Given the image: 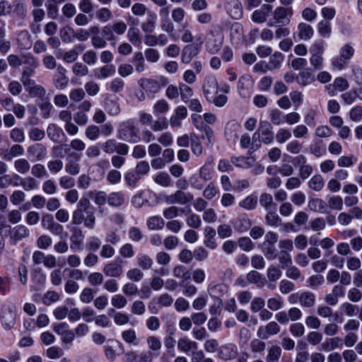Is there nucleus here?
I'll return each instance as SVG.
<instances>
[{
  "instance_id": "1",
  "label": "nucleus",
  "mask_w": 362,
  "mask_h": 362,
  "mask_svg": "<svg viewBox=\"0 0 362 362\" xmlns=\"http://www.w3.org/2000/svg\"><path fill=\"white\" fill-rule=\"evenodd\" d=\"M139 129L131 120L122 122L117 129V137L119 139L129 143H137L140 140Z\"/></svg>"
},
{
  "instance_id": "2",
  "label": "nucleus",
  "mask_w": 362,
  "mask_h": 362,
  "mask_svg": "<svg viewBox=\"0 0 362 362\" xmlns=\"http://www.w3.org/2000/svg\"><path fill=\"white\" fill-rule=\"evenodd\" d=\"M292 15V8L278 6L272 12V18L268 21L267 25L269 27H273L276 25L281 26L286 25L290 23Z\"/></svg>"
},
{
  "instance_id": "3",
  "label": "nucleus",
  "mask_w": 362,
  "mask_h": 362,
  "mask_svg": "<svg viewBox=\"0 0 362 362\" xmlns=\"http://www.w3.org/2000/svg\"><path fill=\"white\" fill-rule=\"evenodd\" d=\"M168 82V78L160 76L157 78H141L138 81V84L146 93H157L163 87L167 86Z\"/></svg>"
},
{
  "instance_id": "4",
  "label": "nucleus",
  "mask_w": 362,
  "mask_h": 362,
  "mask_svg": "<svg viewBox=\"0 0 362 362\" xmlns=\"http://www.w3.org/2000/svg\"><path fill=\"white\" fill-rule=\"evenodd\" d=\"M325 42L319 40L315 41L310 48V64L316 69H320L322 67L323 62V52H324Z\"/></svg>"
},
{
  "instance_id": "5",
  "label": "nucleus",
  "mask_w": 362,
  "mask_h": 362,
  "mask_svg": "<svg viewBox=\"0 0 362 362\" xmlns=\"http://www.w3.org/2000/svg\"><path fill=\"white\" fill-rule=\"evenodd\" d=\"M103 150L108 154L116 152L119 155H127L129 152V146L124 143L117 142L114 139H109L103 144Z\"/></svg>"
},
{
  "instance_id": "6",
  "label": "nucleus",
  "mask_w": 362,
  "mask_h": 362,
  "mask_svg": "<svg viewBox=\"0 0 362 362\" xmlns=\"http://www.w3.org/2000/svg\"><path fill=\"white\" fill-rule=\"evenodd\" d=\"M153 355L150 352L129 350L124 354L123 362H152Z\"/></svg>"
},
{
  "instance_id": "7",
  "label": "nucleus",
  "mask_w": 362,
  "mask_h": 362,
  "mask_svg": "<svg viewBox=\"0 0 362 362\" xmlns=\"http://www.w3.org/2000/svg\"><path fill=\"white\" fill-rule=\"evenodd\" d=\"M103 272L110 278L120 277L124 272L122 260L117 259L107 263L103 268Z\"/></svg>"
},
{
  "instance_id": "8",
  "label": "nucleus",
  "mask_w": 362,
  "mask_h": 362,
  "mask_svg": "<svg viewBox=\"0 0 362 362\" xmlns=\"http://www.w3.org/2000/svg\"><path fill=\"white\" fill-rule=\"evenodd\" d=\"M81 156L77 153L71 152L66 157V163L65 164V171L71 175H76L80 173L81 165L78 161L81 160Z\"/></svg>"
},
{
  "instance_id": "9",
  "label": "nucleus",
  "mask_w": 362,
  "mask_h": 362,
  "mask_svg": "<svg viewBox=\"0 0 362 362\" xmlns=\"http://www.w3.org/2000/svg\"><path fill=\"white\" fill-rule=\"evenodd\" d=\"M203 93L205 98L211 100L214 95H216L218 90V81L214 76H208L204 78L202 86Z\"/></svg>"
},
{
  "instance_id": "10",
  "label": "nucleus",
  "mask_w": 362,
  "mask_h": 362,
  "mask_svg": "<svg viewBox=\"0 0 362 362\" xmlns=\"http://www.w3.org/2000/svg\"><path fill=\"white\" fill-rule=\"evenodd\" d=\"M238 354V347L233 343L221 345L218 349V357L223 361L235 359Z\"/></svg>"
},
{
  "instance_id": "11",
  "label": "nucleus",
  "mask_w": 362,
  "mask_h": 362,
  "mask_svg": "<svg viewBox=\"0 0 362 362\" xmlns=\"http://www.w3.org/2000/svg\"><path fill=\"white\" fill-rule=\"evenodd\" d=\"M280 326L275 321L267 323L265 326L258 327L257 335L262 339H267L270 336L277 334L280 332Z\"/></svg>"
},
{
  "instance_id": "12",
  "label": "nucleus",
  "mask_w": 362,
  "mask_h": 362,
  "mask_svg": "<svg viewBox=\"0 0 362 362\" xmlns=\"http://www.w3.org/2000/svg\"><path fill=\"white\" fill-rule=\"evenodd\" d=\"M11 14L18 19H24L28 13L25 0H12L11 4Z\"/></svg>"
},
{
  "instance_id": "13",
  "label": "nucleus",
  "mask_w": 362,
  "mask_h": 362,
  "mask_svg": "<svg viewBox=\"0 0 362 362\" xmlns=\"http://www.w3.org/2000/svg\"><path fill=\"white\" fill-rule=\"evenodd\" d=\"M272 8L273 6L270 4H263L259 9L255 10L252 13V20L257 23H263L266 22Z\"/></svg>"
},
{
  "instance_id": "14",
  "label": "nucleus",
  "mask_w": 362,
  "mask_h": 362,
  "mask_svg": "<svg viewBox=\"0 0 362 362\" xmlns=\"http://www.w3.org/2000/svg\"><path fill=\"white\" fill-rule=\"evenodd\" d=\"M187 110L185 106H178L175 109V113L170 118V124L171 127H180L182 125V121L187 117Z\"/></svg>"
},
{
  "instance_id": "15",
  "label": "nucleus",
  "mask_w": 362,
  "mask_h": 362,
  "mask_svg": "<svg viewBox=\"0 0 362 362\" xmlns=\"http://www.w3.org/2000/svg\"><path fill=\"white\" fill-rule=\"evenodd\" d=\"M261 135L262 141L265 144H271L274 140V133L270 124L267 122H260L257 132Z\"/></svg>"
},
{
  "instance_id": "16",
  "label": "nucleus",
  "mask_w": 362,
  "mask_h": 362,
  "mask_svg": "<svg viewBox=\"0 0 362 362\" xmlns=\"http://www.w3.org/2000/svg\"><path fill=\"white\" fill-rule=\"evenodd\" d=\"M71 249L73 250H81V245L84 239V235L82 230L80 228L73 227L71 228Z\"/></svg>"
},
{
  "instance_id": "17",
  "label": "nucleus",
  "mask_w": 362,
  "mask_h": 362,
  "mask_svg": "<svg viewBox=\"0 0 362 362\" xmlns=\"http://www.w3.org/2000/svg\"><path fill=\"white\" fill-rule=\"evenodd\" d=\"M13 177L14 180H20V185L25 191L37 189L40 185L39 182L33 177H21L18 174H14Z\"/></svg>"
},
{
  "instance_id": "18",
  "label": "nucleus",
  "mask_w": 362,
  "mask_h": 362,
  "mask_svg": "<svg viewBox=\"0 0 362 362\" xmlns=\"http://www.w3.org/2000/svg\"><path fill=\"white\" fill-rule=\"evenodd\" d=\"M30 235L29 229L24 225L20 224L13 227L10 230L11 240L16 244L17 242L28 237Z\"/></svg>"
},
{
  "instance_id": "19",
  "label": "nucleus",
  "mask_w": 362,
  "mask_h": 362,
  "mask_svg": "<svg viewBox=\"0 0 362 362\" xmlns=\"http://www.w3.org/2000/svg\"><path fill=\"white\" fill-rule=\"evenodd\" d=\"M252 77L248 75L240 76L238 82V90L242 98H247L250 95Z\"/></svg>"
},
{
  "instance_id": "20",
  "label": "nucleus",
  "mask_w": 362,
  "mask_h": 362,
  "mask_svg": "<svg viewBox=\"0 0 362 362\" xmlns=\"http://www.w3.org/2000/svg\"><path fill=\"white\" fill-rule=\"evenodd\" d=\"M197 348L198 344L187 337H181L177 341V349L182 353L187 354L197 350Z\"/></svg>"
},
{
  "instance_id": "21",
  "label": "nucleus",
  "mask_w": 362,
  "mask_h": 362,
  "mask_svg": "<svg viewBox=\"0 0 362 362\" xmlns=\"http://www.w3.org/2000/svg\"><path fill=\"white\" fill-rule=\"evenodd\" d=\"M146 344L148 347V351L145 352H150L153 355V359L157 357L162 347V343L160 339L156 336H149L146 338Z\"/></svg>"
},
{
  "instance_id": "22",
  "label": "nucleus",
  "mask_w": 362,
  "mask_h": 362,
  "mask_svg": "<svg viewBox=\"0 0 362 362\" xmlns=\"http://www.w3.org/2000/svg\"><path fill=\"white\" fill-rule=\"evenodd\" d=\"M78 49L83 50V48L81 47V45H77V46H75V47L74 49H70L67 52H62V51L59 52L57 54V57L58 58H62L63 59V61L66 63H69V64L73 63L75 61H76L78 57L79 52H78Z\"/></svg>"
},
{
  "instance_id": "23",
  "label": "nucleus",
  "mask_w": 362,
  "mask_h": 362,
  "mask_svg": "<svg viewBox=\"0 0 362 362\" xmlns=\"http://www.w3.org/2000/svg\"><path fill=\"white\" fill-rule=\"evenodd\" d=\"M232 223L234 230L238 233H244L251 226L250 220L245 214L238 216Z\"/></svg>"
},
{
  "instance_id": "24",
  "label": "nucleus",
  "mask_w": 362,
  "mask_h": 362,
  "mask_svg": "<svg viewBox=\"0 0 362 362\" xmlns=\"http://www.w3.org/2000/svg\"><path fill=\"white\" fill-rule=\"evenodd\" d=\"M27 151L30 155L35 156L37 161L44 160L47 155L46 147L41 144L30 146L28 148Z\"/></svg>"
},
{
  "instance_id": "25",
  "label": "nucleus",
  "mask_w": 362,
  "mask_h": 362,
  "mask_svg": "<svg viewBox=\"0 0 362 362\" xmlns=\"http://www.w3.org/2000/svg\"><path fill=\"white\" fill-rule=\"evenodd\" d=\"M342 345V339L339 337L327 338L325 341L321 344L320 349L324 351H331L341 348Z\"/></svg>"
},
{
  "instance_id": "26",
  "label": "nucleus",
  "mask_w": 362,
  "mask_h": 362,
  "mask_svg": "<svg viewBox=\"0 0 362 362\" xmlns=\"http://www.w3.org/2000/svg\"><path fill=\"white\" fill-rule=\"evenodd\" d=\"M47 136L54 143L59 142L65 136L63 129L55 124H49L47 128Z\"/></svg>"
},
{
  "instance_id": "27",
  "label": "nucleus",
  "mask_w": 362,
  "mask_h": 362,
  "mask_svg": "<svg viewBox=\"0 0 362 362\" xmlns=\"http://www.w3.org/2000/svg\"><path fill=\"white\" fill-rule=\"evenodd\" d=\"M314 34L313 27L306 23H300L298 25V36L301 40H309Z\"/></svg>"
},
{
  "instance_id": "28",
  "label": "nucleus",
  "mask_w": 362,
  "mask_h": 362,
  "mask_svg": "<svg viewBox=\"0 0 362 362\" xmlns=\"http://www.w3.org/2000/svg\"><path fill=\"white\" fill-rule=\"evenodd\" d=\"M115 67L112 64L105 65L94 71V76L97 79L103 80L113 76L115 73Z\"/></svg>"
},
{
  "instance_id": "29",
  "label": "nucleus",
  "mask_w": 362,
  "mask_h": 362,
  "mask_svg": "<svg viewBox=\"0 0 362 362\" xmlns=\"http://www.w3.org/2000/svg\"><path fill=\"white\" fill-rule=\"evenodd\" d=\"M208 292L214 298H221L228 292V286L224 284L212 282L208 286Z\"/></svg>"
},
{
  "instance_id": "30",
  "label": "nucleus",
  "mask_w": 362,
  "mask_h": 362,
  "mask_svg": "<svg viewBox=\"0 0 362 362\" xmlns=\"http://www.w3.org/2000/svg\"><path fill=\"white\" fill-rule=\"evenodd\" d=\"M259 204L267 211H276V204L274 202L272 194L263 192L259 196Z\"/></svg>"
},
{
  "instance_id": "31",
  "label": "nucleus",
  "mask_w": 362,
  "mask_h": 362,
  "mask_svg": "<svg viewBox=\"0 0 362 362\" xmlns=\"http://www.w3.org/2000/svg\"><path fill=\"white\" fill-rule=\"evenodd\" d=\"M296 81L301 86H306L315 81V76L309 69H305L300 71Z\"/></svg>"
},
{
  "instance_id": "32",
  "label": "nucleus",
  "mask_w": 362,
  "mask_h": 362,
  "mask_svg": "<svg viewBox=\"0 0 362 362\" xmlns=\"http://www.w3.org/2000/svg\"><path fill=\"white\" fill-rule=\"evenodd\" d=\"M157 21V16L154 12L149 11L146 17V21L141 25L142 30L146 33H151L155 30Z\"/></svg>"
},
{
  "instance_id": "33",
  "label": "nucleus",
  "mask_w": 362,
  "mask_h": 362,
  "mask_svg": "<svg viewBox=\"0 0 362 362\" xmlns=\"http://www.w3.org/2000/svg\"><path fill=\"white\" fill-rule=\"evenodd\" d=\"M308 206L310 210L323 214L327 211V204L320 198H313L308 202Z\"/></svg>"
},
{
  "instance_id": "34",
  "label": "nucleus",
  "mask_w": 362,
  "mask_h": 362,
  "mask_svg": "<svg viewBox=\"0 0 362 362\" xmlns=\"http://www.w3.org/2000/svg\"><path fill=\"white\" fill-rule=\"evenodd\" d=\"M257 197L254 194H250L242 199L238 205L245 210L252 211L257 208Z\"/></svg>"
},
{
  "instance_id": "35",
  "label": "nucleus",
  "mask_w": 362,
  "mask_h": 362,
  "mask_svg": "<svg viewBox=\"0 0 362 362\" xmlns=\"http://www.w3.org/2000/svg\"><path fill=\"white\" fill-rule=\"evenodd\" d=\"M223 44V37H217L209 38L206 44V49L210 54H216L220 50Z\"/></svg>"
},
{
  "instance_id": "36",
  "label": "nucleus",
  "mask_w": 362,
  "mask_h": 362,
  "mask_svg": "<svg viewBox=\"0 0 362 362\" xmlns=\"http://www.w3.org/2000/svg\"><path fill=\"white\" fill-rule=\"evenodd\" d=\"M308 187L315 191L320 192L325 186V180L321 175H313L308 182Z\"/></svg>"
},
{
  "instance_id": "37",
  "label": "nucleus",
  "mask_w": 362,
  "mask_h": 362,
  "mask_svg": "<svg viewBox=\"0 0 362 362\" xmlns=\"http://www.w3.org/2000/svg\"><path fill=\"white\" fill-rule=\"evenodd\" d=\"M15 170L21 175H26L30 170V164L25 158H18L13 162Z\"/></svg>"
},
{
  "instance_id": "38",
  "label": "nucleus",
  "mask_w": 362,
  "mask_h": 362,
  "mask_svg": "<svg viewBox=\"0 0 362 362\" xmlns=\"http://www.w3.org/2000/svg\"><path fill=\"white\" fill-rule=\"evenodd\" d=\"M83 211V223L85 228L88 229H93L95 226L96 218L93 210H85L82 209Z\"/></svg>"
},
{
  "instance_id": "39",
  "label": "nucleus",
  "mask_w": 362,
  "mask_h": 362,
  "mask_svg": "<svg viewBox=\"0 0 362 362\" xmlns=\"http://www.w3.org/2000/svg\"><path fill=\"white\" fill-rule=\"evenodd\" d=\"M327 88L328 90H330L332 88L333 89L342 92L349 88V83L346 78L342 77H337L334 79L333 83L329 85ZM329 93L331 95L335 94L334 90L329 91Z\"/></svg>"
},
{
  "instance_id": "40",
  "label": "nucleus",
  "mask_w": 362,
  "mask_h": 362,
  "mask_svg": "<svg viewBox=\"0 0 362 362\" xmlns=\"http://www.w3.org/2000/svg\"><path fill=\"white\" fill-rule=\"evenodd\" d=\"M231 163L238 168H249L253 165L255 159L253 158H246L244 156L232 157Z\"/></svg>"
},
{
  "instance_id": "41",
  "label": "nucleus",
  "mask_w": 362,
  "mask_h": 362,
  "mask_svg": "<svg viewBox=\"0 0 362 362\" xmlns=\"http://www.w3.org/2000/svg\"><path fill=\"white\" fill-rule=\"evenodd\" d=\"M146 225L151 230H158L164 227L165 221L160 216H153L148 218Z\"/></svg>"
},
{
  "instance_id": "42",
  "label": "nucleus",
  "mask_w": 362,
  "mask_h": 362,
  "mask_svg": "<svg viewBox=\"0 0 362 362\" xmlns=\"http://www.w3.org/2000/svg\"><path fill=\"white\" fill-rule=\"evenodd\" d=\"M319 35L322 37H329L332 33V26L329 21L322 20L317 25Z\"/></svg>"
},
{
  "instance_id": "43",
  "label": "nucleus",
  "mask_w": 362,
  "mask_h": 362,
  "mask_svg": "<svg viewBox=\"0 0 362 362\" xmlns=\"http://www.w3.org/2000/svg\"><path fill=\"white\" fill-rule=\"evenodd\" d=\"M315 303V296L310 291L300 293V305L303 308H311Z\"/></svg>"
},
{
  "instance_id": "44",
  "label": "nucleus",
  "mask_w": 362,
  "mask_h": 362,
  "mask_svg": "<svg viewBox=\"0 0 362 362\" xmlns=\"http://www.w3.org/2000/svg\"><path fill=\"white\" fill-rule=\"evenodd\" d=\"M59 35L64 43H71L75 40V30L70 26H65L60 30Z\"/></svg>"
},
{
  "instance_id": "45",
  "label": "nucleus",
  "mask_w": 362,
  "mask_h": 362,
  "mask_svg": "<svg viewBox=\"0 0 362 362\" xmlns=\"http://www.w3.org/2000/svg\"><path fill=\"white\" fill-rule=\"evenodd\" d=\"M175 195L176 198V203L180 205H185L191 202L194 199V196L191 193L185 192L180 189H177L175 192Z\"/></svg>"
},
{
  "instance_id": "46",
  "label": "nucleus",
  "mask_w": 362,
  "mask_h": 362,
  "mask_svg": "<svg viewBox=\"0 0 362 362\" xmlns=\"http://www.w3.org/2000/svg\"><path fill=\"white\" fill-rule=\"evenodd\" d=\"M154 182L163 187L172 185V179L166 172L158 173L153 178Z\"/></svg>"
},
{
  "instance_id": "47",
  "label": "nucleus",
  "mask_w": 362,
  "mask_h": 362,
  "mask_svg": "<svg viewBox=\"0 0 362 362\" xmlns=\"http://www.w3.org/2000/svg\"><path fill=\"white\" fill-rule=\"evenodd\" d=\"M124 202V195L120 192H112L109 194L107 203L112 206H120Z\"/></svg>"
},
{
  "instance_id": "48",
  "label": "nucleus",
  "mask_w": 362,
  "mask_h": 362,
  "mask_svg": "<svg viewBox=\"0 0 362 362\" xmlns=\"http://www.w3.org/2000/svg\"><path fill=\"white\" fill-rule=\"evenodd\" d=\"M281 355V349L277 345L271 346L268 350L267 356H266L267 362H279Z\"/></svg>"
},
{
  "instance_id": "49",
  "label": "nucleus",
  "mask_w": 362,
  "mask_h": 362,
  "mask_svg": "<svg viewBox=\"0 0 362 362\" xmlns=\"http://www.w3.org/2000/svg\"><path fill=\"white\" fill-rule=\"evenodd\" d=\"M23 153V147L19 144H14L11 147L8 153L2 155V158L9 160L12 158L21 156Z\"/></svg>"
},
{
  "instance_id": "50",
  "label": "nucleus",
  "mask_w": 362,
  "mask_h": 362,
  "mask_svg": "<svg viewBox=\"0 0 362 362\" xmlns=\"http://www.w3.org/2000/svg\"><path fill=\"white\" fill-rule=\"evenodd\" d=\"M265 221L267 225L272 227H278L281 225L282 221L275 211H267L265 216Z\"/></svg>"
},
{
  "instance_id": "51",
  "label": "nucleus",
  "mask_w": 362,
  "mask_h": 362,
  "mask_svg": "<svg viewBox=\"0 0 362 362\" xmlns=\"http://www.w3.org/2000/svg\"><path fill=\"white\" fill-rule=\"evenodd\" d=\"M105 109L110 115L116 116L120 112V106L117 101L109 100L105 103Z\"/></svg>"
},
{
  "instance_id": "52",
  "label": "nucleus",
  "mask_w": 362,
  "mask_h": 362,
  "mask_svg": "<svg viewBox=\"0 0 362 362\" xmlns=\"http://www.w3.org/2000/svg\"><path fill=\"white\" fill-rule=\"evenodd\" d=\"M173 273L175 277L182 279V283H184L185 281L190 279L189 271L185 267L182 265L176 266L173 269Z\"/></svg>"
},
{
  "instance_id": "53",
  "label": "nucleus",
  "mask_w": 362,
  "mask_h": 362,
  "mask_svg": "<svg viewBox=\"0 0 362 362\" xmlns=\"http://www.w3.org/2000/svg\"><path fill=\"white\" fill-rule=\"evenodd\" d=\"M102 242L100 238L93 235L90 237L86 243V249L90 252H96L101 247Z\"/></svg>"
},
{
  "instance_id": "54",
  "label": "nucleus",
  "mask_w": 362,
  "mask_h": 362,
  "mask_svg": "<svg viewBox=\"0 0 362 362\" xmlns=\"http://www.w3.org/2000/svg\"><path fill=\"white\" fill-rule=\"evenodd\" d=\"M284 56L279 52H275L270 57L269 67L270 70L276 69L280 67Z\"/></svg>"
},
{
  "instance_id": "55",
  "label": "nucleus",
  "mask_w": 362,
  "mask_h": 362,
  "mask_svg": "<svg viewBox=\"0 0 362 362\" xmlns=\"http://www.w3.org/2000/svg\"><path fill=\"white\" fill-rule=\"evenodd\" d=\"M31 174L34 178H43L48 176L45 167L41 163H36L30 167Z\"/></svg>"
},
{
  "instance_id": "56",
  "label": "nucleus",
  "mask_w": 362,
  "mask_h": 362,
  "mask_svg": "<svg viewBox=\"0 0 362 362\" xmlns=\"http://www.w3.org/2000/svg\"><path fill=\"white\" fill-rule=\"evenodd\" d=\"M179 92L182 100L185 103H188L189 98L193 95V90L192 88H190L188 85L182 83L179 84Z\"/></svg>"
},
{
  "instance_id": "57",
  "label": "nucleus",
  "mask_w": 362,
  "mask_h": 362,
  "mask_svg": "<svg viewBox=\"0 0 362 362\" xmlns=\"http://www.w3.org/2000/svg\"><path fill=\"white\" fill-rule=\"evenodd\" d=\"M89 196L92 197L96 205L103 206L107 202L108 197L103 191L99 192H90Z\"/></svg>"
},
{
  "instance_id": "58",
  "label": "nucleus",
  "mask_w": 362,
  "mask_h": 362,
  "mask_svg": "<svg viewBox=\"0 0 362 362\" xmlns=\"http://www.w3.org/2000/svg\"><path fill=\"white\" fill-rule=\"evenodd\" d=\"M18 43L23 49L30 47V35L27 30H23L18 34Z\"/></svg>"
},
{
  "instance_id": "59",
  "label": "nucleus",
  "mask_w": 362,
  "mask_h": 362,
  "mask_svg": "<svg viewBox=\"0 0 362 362\" xmlns=\"http://www.w3.org/2000/svg\"><path fill=\"white\" fill-rule=\"evenodd\" d=\"M356 161L357 158L354 155L343 156L338 158L337 165L340 168H349L354 165Z\"/></svg>"
},
{
  "instance_id": "60",
  "label": "nucleus",
  "mask_w": 362,
  "mask_h": 362,
  "mask_svg": "<svg viewBox=\"0 0 362 362\" xmlns=\"http://www.w3.org/2000/svg\"><path fill=\"white\" fill-rule=\"evenodd\" d=\"M121 336L122 339L127 344L137 345V337L134 329H129L124 330L122 332Z\"/></svg>"
},
{
  "instance_id": "61",
  "label": "nucleus",
  "mask_w": 362,
  "mask_h": 362,
  "mask_svg": "<svg viewBox=\"0 0 362 362\" xmlns=\"http://www.w3.org/2000/svg\"><path fill=\"white\" fill-rule=\"evenodd\" d=\"M267 276L270 281L275 282L281 278V271L278 267L272 264L267 269Z\"/></svg>"
},
{
  "instance_id": "62",
  "label": "nucleus",
  "mask_w": 362,
  "mask_h": 362,
  "mask_svg": "<svg viewBox=\"0 0 362 362\" xmlns=\"http://www.w3.org/2000/svg\"><path fill=\"white\" fill-rule=\"evenodd\" d=\"M354 52V48L350 42L346 43L339 49V55L346 59L348 62L353 57Z\"/></svg>"
},
{
  "instance_id": "63",
  "label": "nucleus",
  "mask_w": 362,
  "mask_h": 362,
  "mask_svg": "<svg viewBox=\"0 0 362 362\" xmlns=\"http://www.w3.org/2000/svg\"><path fill=\"white\" fill-rule=\"evenodd\" d=\"M349 62L339 54L332 58L331 62L332 68L335 70H342L347 66Z\"/></svg>"
},
{
  "instance_id": "64",
  "label": "nucleus",
  "mask_w": 362,
  "mask_h": 362,
  "mask_svg": "<svg viewBox=\"0 0 362 362\" xmlns=\"http://www.w3.org/2000/svg\"><path fill=\"white\" fill-rule=\"evenodd\" d=\"M305 327L300 322H294L289 326V332L294 337H301L305 334Z\"/></svg>"
}]
</instances>
